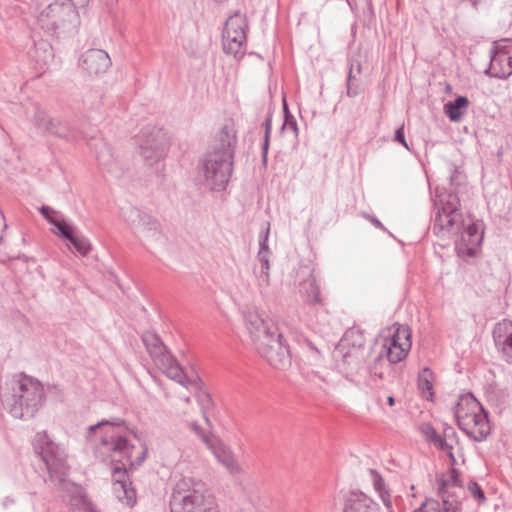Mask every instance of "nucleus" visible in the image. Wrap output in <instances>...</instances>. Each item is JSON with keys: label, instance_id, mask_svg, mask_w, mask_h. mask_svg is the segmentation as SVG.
<instances>
[{"label": "nucleus", "instance_id": "7", "mask_svg": "<svg viewBox=\"0 0 512 512\" xmlns=\"http://www.w3.org/2000/svg\"><path fill=\"white\" fill-rule=\"evenodd\" d=\"M458 177L459 173L455 170L450 176V191L444 189V192H441L439 188L436 190V197L441 205L433 219V232L437 235L444 231H459L463 227V213L459 209L460 200L453 188L455 182L458 183Z\"/></svg>", "mask_w": 512, "mask_h": 512}, {"label": "nucleus", "instance_id": "13", "mask_svg": "<svg viewBox=\"0 0 512 512\" xmlns=\"http://www.w3.org/2000/svg\"><path fill=\"white\" fill-rule=\"evenodd\" d=\"M257 351L275 369L285 370L291 365L290 351L281 333L261 343Z\"/></svg>", "mask_w": 512, "mask_h": 512}, {"label": "nucleus", "instance_id": "33", "mask_svg": "<svg viewBox=\"0 0 512 512\" xmlns=\"http://www.w3.org/2000/svg\"><path fill=\"white\" fill-rule=\"evenodd\" d=\"M146 213H143L134 206H126L121 208L122 219L134 230L140 228L141 222Z\"/></svg>", "mask_w": 512, "mask_h": 512}, {"label": "nucleus", "instance_id": "16", "mask_svg": "<svg viewBox=\"0 0 512 512\" xmlns=\"http://www.w3.org/2000/svg\"><path fill=\"white\" fill-rule=\"evenodd\" d=\"M452 234H459V239L455 241V250L460 257H472L476 254L477 247L481 244L483 236L479 232L477 224L465 223L459 231H447Z\"/></svg>", "mask_w": 512, "mask_h": 512}, {"label": "nucleus", "instance_id": "15", "mask_svg": "<svg viewBox=\"0 0 512 512\" xmlns=\"http://www.w3.org/2000/svg\"><path fill=\"white\" fill-rule=\"evenodd\" d=\"M503 45H497L491 52L489 67L485 74L498 78L506 79L512 75V40L504 39Z\"/></svg>", "mask_w": 512, "mask_h": 512}, {"label": "nucleus", "instance_id": "32", "mask_svg": "<svg viewBox=\"0 0 512 512\" xmlns=\"http://www.w3.org/2000/svg\"><path fill=\"white\" fill-rule=\"evenodd\" d=\"M158 364L162 366L169 378L173 379L181 385L186 386V376L180 365L171 354L164 356V359Z\"/></svg>", "mask_w": 512, "mask_h": 512}, {"label": "nucleus", "instance_id": "18", "mask_svg": "<svg viewBox=\"0 0 512 512\" xmlns=\"http://www.w3.org/2000/svg\"><path fill=\"white\" fill-rule=\"evenodd\" d=\"M79 66L90 75H99L108 70L111 59L102 49H89L81 55Z\"/></svg>", "mask_w": 512, "mask_h": 512}, {"label": "nucleus", "instance_id": "3", "mask_svg": "<svg viewBox=\"0 0 512 512\" xmlns=\"http://www.w3.org/2000/svg\"><path fill=\"white\" fill-rule=\"evenodd\" d=\"M45 400L40 381L19 373L10 381L9 388L1 395L2 405L14 418L28 420L34 417Z\"/></svg>", "mask_w": 512, "mask_h": 512}, {"label": "nucleus", "instance_id": "12", "mask_svg": "<svg viewBox=\"0 0 512 512\" xmlns=\"http://www.w3.org/2000/svg\"><path fill=\"white\" fill-rule=\"evenodd\" d=\"M243 315L246 329L256 350L261 343L270 340L273 336L280 333L278 327L271 320L265 319L263 314L254 308L245 310Z\"/></svg>", "mask_w": 512, "mask_h": 512}, {"label": "nucleus", "instance_id": "36", "mask_svg": "<svg viewBox=\"0 0 512 512\" xmlns=\"http://www.w3.org/2000/svg\"><path fill=\"white\" fill-rule=\"evenodd\" d=\"M135 232L145 233L149 237L158 238L161 233L160 224L157 219L146 214L141 222L140 228H137Z\"/></svg>", "mask_w": 512, "mask_h": 512}, {"label": "nucleus", "instance_id": "48", "mask_svg": "<svg viewBox=\"0 0 512 512\" xmlns=\"http://www.w3.org/2000/svg\"><path fill=\"white\" fill-rule=\"evenodd\" d=\"M367 218L371 221V223L374 226L386 231V228L384 227V225L376 217L367 215Z\"/></svg>", "mask_w": 512, "mask_h": 512}, {"label": "nucleus", "instance_id": "22", "mask_svg": "<svg viewBox=\"0 0 512 512\" xmlns=\"http://www.w3.org/2000/svg\"><path fill=\"white\" fill-rule=\"evenodd\" d=\"M268 235H269V228H267L264 235H261L260 237V249L257 255V262L258 264L254 268V273L259 279V282L261 285H268L269 284V254L270 250L268 248Z\"/></svg>", "mask_w": 512, "mask_h": 512}, {"label": "nucleus", "instance_id": "30", "mask_svg": "<svg viewBox=\"0 0 512 512\" xmlns=\"http://www.w3.org/2000/svg\"><path fill=\"white\" fill-rule=\"evenodd\" d=\"M133 482H113V492L117 499L128 507H133L137 502L136 490Z\"/></svg>", "mask_w": 512, "mask_h": 512}, {"label": "nucleus", "instance_id": "29", "mask_svg": "<svg viewBox=\"0 0 512 512\" xmlns=\"http://www.w3.org/2000/svg\"><path fill=\"white\" fill-rule=\"evenodd\" d=\"M143 343L153 360L158 364L164 356L170 355L162 340L155 334L148 333L143 336Z\"/></svg>", "mask_w": 512, "mask_h": 512}, {"label": "nucleus", "instance_id": "28", "mask_svg": "<svg viewBox=\"0 0 512 512\" xmlns=\"http://www.w3.org/2000/svg\"><path fill=\"white\" fill-rule=\"evenodd\" d=\"M28 54L40 68L48 66L54 59L52 46L44 40L36 42Z\"/></svg>", "mask_w": 512, "mask_h": 512}, {"label": "nucleus", "instance_id": "9", "mask_svg": "<svg viewBox=\"0 0 512 512\" xmlns=\"http://www.w3.org/2000/svg\"><path fill=\"white\" fill-rule=\"evenodd\" d=\"M248 25L245 15L236 12L226 22L222 33V46L226 54L241 59L246 53V31Z\"/></svg>", "mask_w": 512, "mask_h": 512}, {"label": "nucleus", "instance_id": "23", "mask_svg": "<svg viewBox=\"0 0 512 512\" xmlns=\"http://www.w3.org/2000/svg\"><path fill=\"white\" fill-rule=\"evenodd\" d=\"M215 458L230 472L237 473L240 471V466L232 452V450L221 442L216 437L207 445Z\"/></svg>", "mask_w": 512, "mask_h": 512}, {"label": "nucleus", "instance_id": "39", "mask_svg": "<svg viewBox=\"0 0 512 512\" xmlns=\"http://www.w3.org/2000/svg\"><path fill=\"white\" fill-rule=\"evenodd\" d=\"M265 133H264V141L262 144V163L264 166L267 164V155L270 144V134L272 129V119L271 114H268L264 121Z\"/></svg>", "mask_w": 512, "mask_h": 512}, {"label": "nucleus", "instance_id": "40", "mask_svg": "<svg viewBox=\"0 0 512 512\" xmlns=\"http://www.w3.org/2000/svg\"><path fill=\"white\" fill-rule=\"evenodd\" d=\"M441 441L443 443L447 444L448 451H445V452L448 453L451 458H453V454H452L453 445L455 443H457V434H456L455 429L451 426H446L443 429V433L441 434Z\"/></svg>", "mask_w": 512, "mask_h": 512}, {"label": "nucleus", "instance_id": "25", "mask_svg": "<svg viewBox=\"0 0 512 512\" xmlns=\"http://www.w3.org/2000/svg\"><path fill=\"white\" fill-rule=\"evenodd\" d=\"M395 339H384V343L380 346V351L386 356L391 364H397L404 360L411 348V343L401 344Z\"/></svg>", "mask_w": 512, "mask_h": 512}, {"label": "nucleus", "instance_id": "44", "mask_svg": "<svg viewBox=\"0 0 512 512\" xmlns=\"http://www.w3.org/2000/svg\"><path fill=\"white\" fill-rule=\"evenodd\" d=\"M283 107H284V123H283L281 128L282 129L289 128L295 134H297V132H298L297 122L294 119V117L290 114V112L288 110V107H287V104H286L285 101H284Z\"/></svg>", "mask_w": 512, "mask_h": 512}, {"label": "nucleus", "instance_id": "38", "mask_svg": "<svg viewBox=\"0 0 512 512\" xmlns=\"http://www.w3.org/2000/svg\"><path fill=\"white\" fill-rule=\"evenodd\" d=\"M373 485L375 491L378 493L387 510L389 512H394L392 510V497L390 494V490L386 485V482H373Z\"/></svg>", "mask_w": 512, "mask_h": 512}, {"label": "nucleus", "instance_id": "27", "mask_svg": "<svg viewBox=\"0 0 512 512\" xmlns=\"http://www.w3.org/2000/svg\"><path fill=\"white\" fill-rule=\"evenodd\" d=\"M390 364L386 356L379 350L367 366L370 385H377L378 380L383 379Z\"/></svg>", "mask_w": 512, "mask_h": 512}, {"label": "nucleus", "instance_id": "54", "mask_svg": "<svg viewBox=\"0 0 512 512\" xmlns=\"http://www.w3.org/2000/svg\"><path fill=\"white\" fill-rule=\"evenodd\" d=\"M451 480H457V476H452Z\"/></svg>", "mask_w": 512, "mask_h": 512}, {"label": "nucleus", "instance_id": "34", "mask_svg": "<svg viewBox=\"0 0 512 512\" xmlns=\"http://www.w3.org/2000/svg\"><path fill=\"white\" fill-rule=\"evenodd\" d=\"M305 291V301L309 304H319L321 303L320 290L318 285L316 284L315 278L310 275L308 279H306L300 291Z\"/></svg>", "mask_w": 512, "mask_h": 512}, {"label": "nucleus", "instance_id": "45", "mask_svg": "<svg viewBox=\"0 0 512 512\" xmlns=\"http://www.w3.org/2000/svg\"><path fill=\"white\" fill-rule=\"evenodd\" d=\"M189 426L191 430L194 431L206 445L211 444V442L214 440L215 437L211 434L205 433L202 427L196 422H191Z\"/></svg>", "mask_w": 512, "mask_h": 512}, {"label": "nucleus", "instance_id": "21", "mask_svg": "<svg viewBox=\"0 0 512 512\" xmlns=\"http://www.w3.org/2000/svg\"><path fill=\"white\" fill-rule=\"evenodd\" d=\"M343 512H379V506L361 491H350Z\"/></svg>", "mask_w": 512, "mask_h": 512}, {"label": "nucleus", "instance_id": "35", "mask_svg": "<svg viewBox=\"0 0 512 512\" xmlns=\"http://www.w3.org/2000/svg\"><path fill=\"white\" fill-rule=\"evenodd\" d=\"M420 431L427 440V442H429L431 445H433L434 447L441 451H448L447 444L441 441V434H439L431 424H422Z\"/></svg>", "mask_w": 512, "mask_h": 512}, {"label": "nucleus", "instance_id": "43", "mask_svg": "<svg viewBox=\"0 0 512 512\" xmlns=\"http://www.w3.org/2000/svg\"><path fill=\"white\" fill-rule=\"evenodd\" d=\"M410 337V330L407 326H398L393 334L387 338L395 339L397 342H402L401 344L405 345V343H411Z\"/></svg>", "mask_w": 512, "mask_h": 512}, {"label": "nucleus", "instance_id": "8", "mask_svg": "<svg viewBox=\"0 0 512 512\" xmlns=\"http://www.w3.org/2000/svg\"><path fill=\"white\" fill-rule=\"evenodd\" d=\"M34 450L41 457L51 478L64 480L68 470L67 453L64 447L55 443L46 432H38L34 438Z\"/></svg>", "mask_w": 512, "mask_h": 512}, {"label": "nucleus", "instance_id": "10", "mask_svg": "<svg viewBox=\"0 0 512 512\" xmlns=\"http://www.w3.org/2000/svg\"><path fill=\"white\" fill-rule=\"evenodd\" d=\"M138 151L147 165L157 163L168 148L167 134L160 128L146 126L137 136Z\"/></svg>", "mask_w": 512, "mask_h": 512}, {"label": "nucleus", "instance_id": "1", "mask_svg": "<svg viewBox=\"0 0 512 512\" xmlns=\"http://www.w3.org/2000/svg\"><path fill=\"white\" fill-rule=\"evenodd\" d=\"M97 434L99 443L95 444V455L102 461L109 460L113 464L114 477L126 474L129 469L141 465L147 457L148 449L144 443L139 449L132 443L133 439H140L139 431L123 419H103L89 426L86 438L96 442Z\"/></svg>", "mask_w": 512, "mask_h": 512}, {"label": "nucleus", "instance_id": "20", "mask_svg": "<svg viewBox=\"0 0 512 512\" xmlns=\"http://www.w3.org/2000/svg\"><path fill=\"white\" fill-rule=\"evenodd\" d=\"M495 346L501 351L503 359L512 364V322L504 320L495 325L492 332Z\"/></svg>", "mask_w": 512, "mask_h": 512}, {"label": "nucleus", "instance_id": "26", "mask_svg": "<svg viewBox=\"0 0 512 512\" xmlns=\"http://www.w3.org/2000/svg\"><path fill=\"white\" fill-rule=\"evenodd\" d=\"M61 226L62 228H59L58 232L59 235L68 240L76 252L82 256H86L91 250V244L89 240L82 235H78L75 232V228L70 224L66 223L65 225Z\"/></svg>", "mask_w": 512, "mask_h": 512}, {"label": "nucleus", "instance_id": "51", "mask_svg": "<svg viewBox=\"0 0 512 512\" xmlns=\"http://www.w3.org/2000/svg\"><path fill=\"white\" fill-rule=\"evenodd\" d=\"M14 503V500L10 497H6L5 500L3 501V505L4 507H8L10 504H13Z\"/></svg>", "mask_w": 512, "mask_h": 512}, {"label": "nucleus", "instance_id": "31", "mask_svg": "<svg viewBox=\"0 0 512 512\" xmlns=\"http://www.w3.org/2000/svg\"><path fill=\"white\" fill-rule=\"evenodd\" d=\"M468 106V98L466 96H458L453 101H449L444 105V113L452 122H458Z\"/></svg>", "mask_w": 512, "mask_h": 512}, {"label": "nucleus", "instance_id": "5", "mask_svg": "<svg viewBox=\"0 0 512 512\" xmlns=\"http://www.w3.org/2000/svg\"><path fill=\"white\" fill-rule=\"evenodd\" d=\"M39 27L51 36L75 33L80 25L79 14L71 0H56L36 14Z\"/></svg>", "mask_w": 512, "mask_h": 512}, {"label": "nucleus", "instance_id": "49", "mask_svg": "<svg viewBox=\"0 0 512 512\" xmlns=\"http://www.w3.org/2000/svg\"><path fill=\"white\" fill-rule=\"evenodd\" d=\"M352 62L354 63V74H355L356 76H357V75H359V74H361V72H362V66H361V63H360L359 61L354 60V59H351V60H350V64H351Z\"/></svg>", "mask_w": 512, "mask_h": 512}, {"label": "nucleus", "instance_id": "42", "mask_svg": "<svg viewBox=\"0 0 512 512\" xmlns=\"http://www.w3.org/2000/svg\"><path fill=\"white\" fill-rule=\"evenodd\" d=\"M39 212L41 215L53 226L57 228L59 231V228H62L61 225H65V221H60L56 219L53 215L56 213L55 210L49 206L43 205L39 208Z\"/></svg>", "mask_w": 512, "mask_h": 512}, {"label": "nucleus", "instance_id": "14", "mask_svg": "<svg viewBox=\"0 0 512 512\" xmlns=\"http://www.w3.org/2000/svg\"><path fill=\"white\" fill-rule=\"evenodd\" d=\"M34 124L41 130L67 141H77L84 137L82 133L58 118H50L45 111L35 107Z\"/></svg>", "mask_w": 512, "mask_h": 512}, {"label": "nucleus", "instance_id": "2", "mask_svg": "<svg viewBox=\"0 0 512 512\" xmlns=\"http://www.w3.org/2000/svg\"><path fill=\"white\" fill-rule=\"evenodd\" d=\"M235 144V134L227 126H224L205 154L200 171L210 190L223 191L226 189L233 172Z\"/></svg>", "mask_w": 512, "mask_h": 512}, {"label": "nucleus", "instance_id": "11", "mask_svg": "<svg viewBox=\"0 0 512 512\" xmlns=\"http://www.w3.org/2000/svg\"><path fill=\"white\" fill-rule=\"evenodd\" d=\"M364 344L365 338L362 332L356 329L346 331L341 339L339 350L334 354L338 367L342 370L356 367L359 363V350Z\"/></svg>", "mask_w": 512, "mask_h": 512}, {"label": "nucleus", "instance_id": "6", "mask_svg": "<svg viewBox=\"0 0 512 512\" xmlns=\"http://www.w3.org/2000/svg\"><path fill=\"white\" fill-rule=\"evenodd\" d=\"M177 482L170 498L171 512H219L215 497L204 482Z\"/></svg>", "mask_w": 512, "mask_h": 512}, {"label": "nucleus", "instance_id": "52", "mask_svg": "<svg viewBox=\"0 0 512 512\" xmlns=\"http://www.w3.org/2000/svg\"><path fill=\"white\" fill-rule=\"evenodd\" d=\"M89 1L90 0H76V2L82 7L86 6L89 3Z\"/></svg>", "mask_w": 512, "mask_h": 512}, {"label": "nucleus", "instance_id": "47", "mask_svg": "<svg viewBox=\"0 0 512 512\" xmlns=\"http://www.w3.org/2000/svg\"><path fill=\"white\" fill-rule=\"evenodd\" d=\"M394 141L402 144L407 150H410V147L405 139L404 134V125L400 126L396 131L394 135Z\"/></svg>", "mask_w": 512, "mask_h": 512}, {"label": "nucleus", "instance_id": "17", "mask_svg": "<svg viewBox=\"0 0 512 512\" xmlns=\"http://www.w3.org/2000/svg\"><path fill=\"white\" fill-rule=\"evenodd\" d=\"M73 512H98L85 489L77 482H59Z\"/></svg>", "mask_w": 512, "mask_h": 512}, {"label": "nucleus", "instance_id": "4", "mask_svg": "<svg viewBox=\"0 0 512 512\" xmlns=\"http://www.w3.org/2000/svg\"><path fill=\"white\" fill-rule=\"evenodd\" d=\"M453 409L457 425L471 439L481 442L487 438L491 432L488 412L472 393L460 395Z\"/></svg>", "mask_w": 512, "mask_h": 512}, {"label": "nucleus", "instance_id": "41", "mask_svg": "<svg viewBox=\"0 0 512 512\" xmlns=\"http://www.w3.org/2000/svg\"><path fill=\"white\" fill-rule=\"evenodd\" d=\"M432 375V372L429 368H424L423 371L418 376V388L419 390L425 394V392H428L430 395H432V383L429 379V377Z\"/></svg>", "mask_w": 512, "mask_h": 512}, {"label": "nucleus", "instance_id": "53", "mask_svg": "<svg viewBox=\"0 0 512 512\" xmlns=\"http://www.w3.org/2000/svg\"><path fill=\"white\" fill-rule=\"evenodd\" d=\"M387 402H388V404H389L390 406H393V405H394V403H395V399H394V397H393V396H389V397L387 398Z\"/></svg>", "mask_w": 512, "mask_h": 512}, {"label": "nucleus", "instance_id": "19", "mask_svg": "<svg viewBox=\"0 0 512 512\" xmlns=\"http://www.w3.org/2000/svg\"><path fill=\"white\" fill-rule=\"evenodd\" d=\"M455 483L456 482H440L438 492L441 501L426 500L413 512H461V502L454 498L450 499L449 497H445L444 495L448 485Z\"/></svg>", "mask_w": 512, "mask_h": 512}, {"label": "nucleus", "instance_id": "50", "mask_svg": "<svg viewBox=\"0 0 512 512\" xmlns=\"http://www.w3.org/2000/svg\"><path fill=\"white\" fill-rule=\"evenodd\" d=\"M459 483H460V482H457V483H455V484H449V485H448V488L445 490V493H444L445 497H449L450 499H452V498L456 499V497H454V496H452V495H448V492H449V489H450V488H457V487H458V489H461V486H458V484H459ZM457 500L459 501V499H458V498H457Z\"/></svg>", "mask_w": 512, "mask_h": 512}, {"label": "nucleus", "instance_id": "24", "mask_svg": "<svg viewBox=\"0 0 512 512\" xmlns=\"http://www.w3.org/2000/svg\"><path fill=\"white\" fill-rule=\"evenodd\" d=\"M99 165L114 178H121L124 170L119 160L112 153V149L106 143H101V150L96 153Z\"/></svg>", "mask_w": 512, "mask_h": 512}, {"label": "nucleus", "instance_id": "37", "mask_svg": "<svg viewBox=\"0 0 512 512\" xmlns=\"http://www.w3.org/2000/svg\"><path fill=\"white\" fill-rule=\"evenodd\" d=\"M361 93V87L358 84L357 77L354 74V63L349 65L348 76L346 80V94L348 97L353 98Z\"/></svg>", "mask_w": 512, "mask_h": 512}, {"label": "nucleus", "instance_id": "46", "mask_svg": "<svg viewBox=\"0 0 512 512\" xmlns=\"http://www.w3.org/2000/svg\"><path fill=\"white\" fill-rule=\"evenodd\" d=\"M469 490L471 491L473 497L477 499L479 502H484L486 500L483 489L478 485V482H469Z\"/></svg>", "mask_w": 512, "mask_h": 512}]
</instances>
